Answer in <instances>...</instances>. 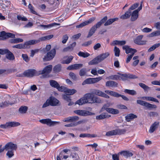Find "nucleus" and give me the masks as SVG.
<instances>
[{"mask_svg":"<svg viewBox=\"0 0 160 160\" xmlns=\"http://www.w3.org/2000/svg\"><path fill=\"white\" fill-rule=\"evenodd\" d=\"M0 54L2 55L6 54V57L10 60V51L7 49H0Z\"/></svg>","mask_w":160,"mask_h":160,"instance_id":"21","label":"nucleus"},{"mask_svg":"<svg viewBox=\"0 0 160 160\" xmlns=\"http://www.w3.org/2000/svg\"><path fill=\"white\" fill-rule=\"evenodd\" d=\"M114 54L115 56L116 57H119L120 52V50L119 49L117 48V47L115 46L114 47Z\"/></svg>","mask_w":160,"mask_h":160,"instance_id":"51","label":"nucleus"},{"mask_svg":"<svg viewBox=\"0 0 160 160\" xmlns=\"http://www.w3.org/2000/svg\"><path fill=\"white\" fill-rule=\"evenodd\" d=\"M23 41L22 39L20 38H14L11 39V43H17L20 42H22Z\"/></svg>","mask_w":160,"mask_h":160,"instance_id":"42","label":"nucleus"},{"mask_svg":"<svg viewBox=\"0 0 160 160\" xmlns=\"http://www.w3.org/2000/svg\"><path fill=\"white\" fill-rule=\"evenodd\" d=\"M61 65L60 64L56 65L53 68L54 71L56 72H60L61 70Z\"/></svg>","mask_w":160,"mask_h":160,"instance_id":"47","label":"nucleus"},{"mask_svg":"<svg viewBox=\"0 0 160 160\" xmlns=\"http://www.w3.org/2000/svg\"><path fill=\"white\" fill-rule=\"evenodd\" d=\"M123 50H125L126 53L128 54L129 53H131V54H134V53L137 52L136 49L130 48L128 46H124L122 47Z\"/></svg>","mask_w":160,"mask_h":160,"instance_id":"15","label":"nucleus"},{"mask_svg":"<svg viewBox=\"0 0 160 160\" xmlns=\"http://www.w3.org/2000/svg\"><path fill=\"white\" fill-rule=\"evenodd\" d=\"M131 11L129 10L125 13L122 15L120 17V18L122 19H126L129 18L131 15Z\"/></svg>","mask_w":160,"mask_h":160,"instance_id":"31","label":"nucleus"},{"mask_svg":"<svg viewBox=\"0 0 160 160\" xmlns=\"http://www.w3.org/2000/svg\"><path fill=\"white\" fill-rule=\"evenodd\" d=\"M120 153L127 158L131 157L133 155L132 153L129 151H122Z\"/></svg>","mask_w":160,"mask_h":160,"instance_id":"30","label":"nucleus"},{"mask_svg":"<svg viewBox=\"0 0 160 160\" xmlns=\"http://www.w3.org/2000/svg\"><path fill=\"white\" fill-rule=\"evenodd\" d=\"M50 102V105L52 106H58L59 104V101L56 98L52 97L49 99Z\"/></svg>","mask_w":160,"mask_h":160,"instance_id":"18","label":"nucleus"},{"mask_svg":"<svg viewBox=\"0 0 160 160\" xmlns=\"http://www.w3.org/2000/svg\"><path fill=\"white\" fill-rule=\"evenodd\" d=\"M124 92L132 95H135L137 94L136 91L133 90L125 89Z\"/></svg>","mask_w":160,"mask_h":160,"instance_id":"39","label":"nucleus"},{"mask_svg":"<svg viewBox=\"0 0 160 160\" xmlns=\"http://www.w3.org/2000/svg\"><path fill=\"white\" fill-rule=\"evenodd\" d=\"M87 103L86 98H84V95L83 97L81 98L80 99L78 100L76 102V103L79 105H82L83 104Z\"/></svg>","mask_w":160,"mask_h":160,"instance_id":"33","label":"nucleus"},{"mask_svg":"<svg viewBox=\"0 0 160 160\" xmlns=\"http://www.w3.org/2000/svg\"><path fill=\"white\" fill-rule=\"evenodd\" d=\"M109 78L112 80H118L120 79V77L118 75H111L109 77Z\"/></svg>","mask_w":160,"mask_h":160,"instance_id":"57","label":"nucleus"},{"mask_svg":"<svg viewBox=\"0 0 160 160\" xmlns=\"http://www.w3.org/2000/svg\"><path fill=\"white\" fill-rule=\"evenodd\" d=\"M40 42L39 39L38 40H32L25 42L24 44V46L26 48H29L30 46Z\"/></svg>","mask_w":160,"mask_h":160,"instance_id":"11","label":"nucleus"},{"mask_svg":"<svg viewBox=\"0 0 160 160\" xmlns=\"http://www.w3.org/2000/svg\"><path fill=\"white\" fill-rule=\"evenodd\" d=\"M86 69L83 68L80 70L79 72V74L81 76H84L86 73Z\"/></svg>","mask_w":160,"mask_h":160,"instance_id":"54","label":"nucleus"},{"mask_svg":"<svg viewBox=\"0 0 160 160\" xmlns=\"http://www.w3.org/2000/svg\"><path fill=\"white\" fill-rule=\"evenodd\" d=\"M137 102L138 104L147 107L150 110L156 109L157 108V106L156 105L151 104L144 101L138 100L137 101Z\"/></svg>","mask_w":160,"mask_h":160,"instance_id":"2","label":"nucleus"},{"mask_svg":"<svg viewBox=\"0 0 160 160\" xmlns=\"http://www.w3.org/2000/svg\"><path fill=\"white\" fill-rule=\"evenodd\" d=\"M78 55L84 58H86L90 56V54L87 52H83L80 51L78 53Z\"/></svg>","mask_w":160,"mask_h":160,"instance_id":"38","label":"nucleus"},{"mask_svg":"<svg viewBox=\"0 0 160 160\" xmlns=\"http://www.w3.org/2000/svg\"><path fill=\"white\" fill-rule=\"evenodd\" d=\"M139 85L140 87L144 89L145 90H147L150 89V88L148 86L142 83H140Z\"/></svg>","mask_w":160,"mask_h":160,"instance_id":"53","label":"nucleus"},{"mask_svg":"<svg viewBox=\"0 0 160 160\" xmlns=\"http://www.w3.org/2000/svg\"><path fill=\"white\" fill-rule=\"evenodd\" d=\"M118 73L120 75L119 76L120 77V78L123 81L125 80L126 78L135 79L138 78V77L130 73L122 74L120 72H118Z\"/></svg>","mask_w":160,"mask_h":160,"instance_id":"7","label":"nucleus"},{"mask_svg":"<svg viewBox=\"0 0 160 160\" xmlns=\"http://www.w3.org/2000/svg\"><path fill=\"white\" fill-rule=\"evenodd\" d=\"M79 119L78 117L76 116H74L72 117H69L65 118L63 119V121L65 122H73L78 120Z\"/></svg>","mask_w":160,"mask_h":160,"instance_id":"16","label":"nucleus"},{"mask_svg":"<svg viewBox=\"0 0 160 160\" xmlns=\"http://www.w3.org/2000/svg\"><path fill=\"white\" fill-rule=\"evenodd\" d=\"M52 68V66L51 65L46 66L43 70L38 71L39 75L45 73H49L51 71Z\"/></svg>","mask_w":160,"mask_h":160,"instance_id":"13","label":"nucleus"},{"mask_svg":"<svg viewBox=\"0 0 160 160\" xmlns=\"http://www.w3.org/2000/svg\"><path fill=\"white\" fill-rule=\"evenodd\" d=\"M101 62V61L98 57V56L96 58L93 59L91 61L88 62L89 65H93L98 63Z\"/></svg>","mask_w":160,"mask_h":160,"instance_id":"28","label":"nucleus"},{"mask_svg":"<svg viewBox=\"0 0 160 160\" xmlns=\"http://www.w3.org/2000/svg\"><path fill=\"white\" fill-rule=\"evenodd\" d=\"M77 91L76 90L74 89H67L65 91V93L66 94H67V95H73V94H74Z\"/></svg>","mask_w":160,"mask_h":160,"instance_id":"36","label":"nucleus"},{"mask_svg":"<svg viewBox=\"0 0 160 160\" xmlns=\"http://www.w3.org/2000/svg\"><path fill=\"white\" fill-rule=\"evenodd\" d=\"M50 85L54 88H57L59 84L57 82L54 80H50L49 81Z\"/></svg>","mask_w":160,"mask_h":160,"instance_id":"40","label":"nucleus"},{"mask_svg":"<svg viewBox=\"0 0 160 160\" xmlns=\"http://www.w3.org/2000/svg\"><path fill=\"white\" fill-rule=\"evenodd\" d=\"M139 4L138 3H134L129 8L128 10L131 11V10H133L136 8L138 6Z\"/></svg>","mask_w":160,"mask_h":160,"instance_id":"62","label":"nucleus"},{"mask_svg":"<svg viewBox=\"0 0 160 160\" xmlns=\"http://www.w3.org/2000/svg\"><path fill=\"white\" fill-rule=\"evenodd\" d=\"M116 135V132L115 130L108 132L106 134V135L108 136L115 135Z\"/></svg>","mask_w":160,"mask_h":160,"instance_id":"52","label":"nucleus"},{"mask_svg":"<svg viewBox=\"0 0 160 160\" xmlns=\"http://www.w3.org/2000/svg\"><path fill=\"white\" fill-rule=\"evenodd\" d=\"M159 123L158 122H155L150 127L149 130V132L150 133L153 132L158 128Z\"/></svg>","mask_w":160,"mask_h":160,"instance_id":"19","label":"nucleus"},{"mask_svg":"<svg viewBox=\"0 0 160 160\" xmlns=\"http://www.w3.org/2000/svg\"><path fill=\"white\" fill-rule=\"evenodd\" d=\"M137 116L136 115L133 113H130L127 115L125 117V120L128 122H129L132 120L134 119L137 118Z\"/></svg>","mask_w":160,"mask_h":160,"instance_id":"20","label":"nucleus"},{"mask_svg":"<svg viewBox=\"0 0 160 160\" xmlns=\"http://www.w3.org/2000/svg\"><path fill=\"white\" fill-rule=\"evenodd\" d=\"M26 77H32L34 76L39 75L38 71H37L34 69H30L24 72Z\"/></svg>","mask_w":160,"mask_h":160,"instance_id":"4","label":"nucleus"},{"mask_svg":"<svg viewBox=\"0 0 160 160\" xmlns=\"http://www.w3.org/2000/svg\"><path fill=\"white\" fill-rule=\"evenodd\" d=\"M10 37V33L2 31L0 32V40H5Z\"/></svg>","mask_w":160,"mask_h":160,"instance_id":"17","label":"nucleus"},{"mask_svg":"<svg viewBox=\"0 0 160 160\" xmlns=\"http://www.w3.org/2000/svg\"><path fill=\"white\" fill-rule=\"evenodd\" d=\"M106 85L107 87H116L117 86L118 83L114 81H109L106 82Z\"/></svg>","mask_w":160,"mask_h":160,"instance_id":"25","label":"nucleus"},{"mask_svg":"<svg viewBox=\"0 0 160 160\" xmlns=\"http://www.w3.org/2000/svg\"><path fill=\"white\" fill-rule=\"evenodd\" d=\"M160 46V43H158L153 45L148 50V52H151L152 51L154 50L157 48L158 47Z\"/></svg>","mask_w":160,"mask_h":160,"instance_id":"46","label":"nucleus"},{"mask_svg":"<svg viewBox=\"0 0 160 160\" xmlns=\"http://www.w3.org/2000/svg\"><path fill=\"white\" fill-rule=\"evenodd\" d=\"M39 122L42 124H46L49 126H54L60 123L58 122L52 121L51 119L49 118L41 119L39 120Z\"/></svg>","mask_w":160,"mask_h":160,"instance_id":"8","label":"nucleus"},{"mask_svg":"<svg viewBox=\"0 0 160 160\" xmlns=\"http://www.w3.org/2000/svg\"><path fill=\"white\" fill-rule=\"evenodd\" d=\"M74 112L76 114L82 116H92L95 115V113L90 112L88 111L85 110H75Z\"/></svg>","mask_w":160,"mask_h":160,"instance_id":"5","label":"nucleus"},{"mask_svg":"<svg viewBox=\"0 0 160 160\" xmlns=\"http://www.w3.org/2000/svg\"><path fill=\"white\" fill-rule=\"evenodd\" d=\"M70 158L72 160H79V157L78 155L76 153L72 154L70 156Z\"/></svg>","mask_w":160,"mask_h":160,"instance_id":"43","label":"nucleus"},{"mask_svg":"<svg viewBox=\"0 0 160 160\" xmlns=\"http://www.w3.org/2000/svg\"><path fill=\"white\" fill-rule=\"evenodd\" d=\"M102 79V77H99L93 78H88L86 79L85 81H84V82H83L82 83V85H84L86 84H91L96 83L100 81Z\"/></svg>","mask_w":160,"mask_h":160,"instance_id":"6","label":"nucleus"},{"mask_svg":"<svg viewBox=\"0 0 160 160\" xmlns=\"http://www.w3.org/2000/svg\"><path fill=\"white\" fill-rule=\"evenodd\" d=\"M17 148V145L11 142V158L14 155V151L16 150Z\"/></svg>","mask_w":160,"mask_h":160,"instance_id":"24","label":"nucleus"},{"mask_svg":"<svg viewBox=\"0 0 160 160\" xmlns=\"http://www.w3.org/2000/svg\"><path fill=\"white\" fill-rule=\"evenodd\" d=\"M53 37V35H48L45 37H42L39 38L40 42V41H43L47 40H49L52 38Z\"/></svg>","mask_w":160,"mask_h":160,"instance_id":"41","label":"nucleus"},{"mask_svg":"<svg viewBox=\"0 0 160 160\" xmlns=\"http://www.w3.org/2000/svg\"><path fill=\"white\" fill-rule=\"evenodd\" d=\"M17 17L18 20H21L22 21H27L28 20L27 18L24 16L18 15Z\"/></svg>","mask_w":160,"mask_h":160,"instance_id":"58","label":"nucleus"},{"mask_svg":"<svg viewBox=\"0 0 160 160\" xmlns=\"http://www.w3.org/2000/svg\"><path fill=\"white\" fill-rule=\"evenodd\" d=\"M159 35H160V30L152 32L149 34V37H152Z\"/></svg>","mask_w":160,"mask_h":160,"instance_id":"44","label":"nucleus"},{"mask_svg":"<svg viewBox=\"0 0 160 160\" xmlns=\"http://www.w3.org/2000/svg\"><path fill=\"white\" fill-rule=\"evenodd\" d=\"M109 54L108 52H106L99 55L98 57L101 62L108 57L109 55Z\"/></svg>","mask_w":160,"mask_h":160,"instance_id":"29","label":"nucleus"},{"mask_svg":"<svg viewBox=\"0 0 160 160\" xmlns=\"http://www.w3.org/2000/svg\"><path fill=\"white\" fill-rule=\"evenodd\" d=\"M143 37V35H140L138 36L134 40V42L136 44L139 45H143L146 43V41H142V39Z\"/></svg>","mask_w":160,"mask_h":160,"instance_id":"12","label":"nucleus"},{"mask_svg":"<svg viewBox=\"0 0 160 160\" xmlns=\"http://www.w3.org/2000/svg\"><path fill=\"white\" fill-rule=\"evenodd\" d=\"M107 117V113H102L100 115L96 116V118L97 120H101L106 118Z\"/></svg>","mask_w":160,"mask_h":160,"instance_id":"34","label":"nucleus"},{"mask_svg":"<svg viewBox=\"0 0 160 160\" xmlns=\"http://www.w3.org/2000/svg\"><path fill=\"white\" fill-rule=\"evenodd\" d=\"M84 98H86L87 103H99L102 102V101L101 99L95 96L92 92V93H86L84 95Z\"/></svg>","mask_w":160,"mask_h":160,"instance_id":"1","label":"nucleus"},{"mask_svg":"<svg viewBox=\"0 0 160 160\" xmlns=\"http://www.w3.org/2000/svg\"><path fill=\"white\" fill-rule=\"evenodd\" d=\"M107 112L113 114H117L119 113V110L118 109H114L111 108H110V109H108Z\"/></svg>","mask_w":160,"mask_h":160,"instance_id":"35","label":"nucleus"},{"mask_svg":"<svg viewBox=\"0 0 160 160\" xmlns=\"http://www.w3.org/2000/svg\"><path fill=\"white\" fill-rule=\"evenodd\" d=\"M9 101H5L4 102L0 103V108H5L9 106Z\"/></svg>","mask_w":160,"mask_h":160,"instance_id":"45","label":"nucleus"},{"mask_svg":"<svg viewBox=\"0 0 160 160\" xmlns=\"http://www.w3.org/2000/svg\"><path fill=\"white\" fill-rule=\"evenodd\" d=\"M28 8H29L31 12L33 14H36L37 12L34 10V7L31 4H29Z\"/></svg>","mask_w":160,"mask_h":160,"instance_id":"60","label":"nucleus"},{"mask_svg":"<svg viewBox=\"0 0 160 160\" xmlns=\"http://www.w3.org/2000/svg\"><path fill=\"white\" fill-rule=\"evenodd\" d=\"M73 58V57L72 56L68 57L67 59L63 60L62 63L63 64H68L72 60Z\"/></svg>","mask_w":160,"mask_h":160,"instance_id":"37","label":"nucleus"},{"mask_svg":"<svg viewBox=\"0 0 160 160\" xmlns=\"http://www.w3.org/2000/svg\"><path fill=\"white\" fill-rule=\"evenodd\" d=\"M13 48H17L21 49L25 48L24 44H19L12 46Z\"/></svg>","mask_w":160,"mask_h":160,"instance_id":"55","label":"nucleus"},{"mask_svg":"<svg viewBox=\"0 0 160 160\" xmlns=\"http://www.w3.org/2000/svg\"><path fill=\"white\" fill-rule=\"evenodd\" d=\"M70 77L74 80H76L77 79V77L76 75L73 72H70L69 73Z\"/></svg>","mask_w":160,"mask_h":160,"instance_id":"63","label":"nucleus"},{"mask_svg":"<svg viewBox=\"0 0 160 160\" xmlns=\"http://www.w3.org/2000/svg\"><path fill=\"white\" fill-rule=\"evenodd\" d=\"M22 57L23 59L27 62H28L30 60V58L26 54H22Z\"/></svg>","mask_w":160,"mask_h":160,"instance_id":"56","label":"nucleus"},{"mask_svg":"<svg viewBox=\"0 0 160 160\" xmlns=\"http://www.w3.org/2000/svg\"><path fill=\"white\" fill-rule=\"evenodd\" d=\"M118 20V18H111L107 20L104 24L105 26H107L111 24L113 22L117 21Z\"/></svg>","mask_w":160,"mask_h":160,"instance_id":"27","label":"nucleus"},{"mask_svg":"<svg viewBox=\"0 0 160 160\" xmlns=\"http://www.w3.org/2000/svg\"><path fill=\"white\" fill-rule=\"evenodd\" d=\"M105 92L108 94L110 95H111L117 97L118 98L119 97V94L118 93L112 91H111L109 90H106L105 91Z\"/></svg>","mask_w":160,"mask_h":160,"instance_id":"32","label":"nucleus"},{"mask_svg":"<svg viewBox=\"0 0 160 160\" xmlns=\"http://www.w3.org/2000/svg\"><path fill=\"white\" fill-rule=\"evenodd\" d=\"M10 127V122H6L5 124H2L0 125V128L3 129H7Z\"/></svg>","mask_w":160,"mask_h":160,"instance_id":"49","label":"nucleus"},{"mask_svg":"<svg viewBox=\"0 0 160 160\" xmlns=\"http://www.w3.org/2000/svg\"><path fill=\"white\" fill-rule=\"evenodd\" d=\"M116 135H121L125 133L126 132V130L125 129H116Z\"/></svg>","mask_w":160,"mask_h":160,"instance_id":"50","label":"nucleus"},{"mask_svg":"<svg viewBox=\"0 0 160 160\" xmlns=\"http://www.w3.org/2000/svg\"><path fill=\"white\" fill-rule=\"evenodd\" d=\"M131 20L132 21H135L138 17V13L137 10L134 11L131 15Z\"/></svg>","mask_w":160,"mask_h":160,"instance_id":"23","label":"nucleus"},{"mask_svg":"<svg viewBox=\"0 0 160 160\" xmlns=\"http://www.w3.org/2000/svg\"><path fill=\"white\" fill-rule=\"evenodd\" d=\"M126 43L125 41H118L114 40L111 44V45L112 46H114L116 45H120L122 46L125 45Z\"/></svg>","mask_w":160,"mask_h":160,"instance_id":"22","label":"nucleus"},{"mask_svg":"<svg viewBox=\"0 0 160 160\" xmlns=\"http://www.w3.org/2000/svg\"><path fill=\"white\" fill-rule=\"evenodd\" d=\"M63 153L62 152L60 153L59 155L57 156V160H63Z\"/></svg>","mask_w":160,"mask_h":160,"instance_id":"64","label":"nucleus"},{"mask_svg":"<svg viewBox=\"0 0 160 160\" xmlns=\"http://www.w3.org/2000/svg\"><path fill=\"white\" fill-rule=\"evenodd\" d=\"M28 109V108L27 106H22L19 108V110L21 113H25L26 112Z\"/></svg>","mask_w":160,"mask_h":160,"instance_id":"48","label":"nucleus"},{"mask_svg":"<svg viewBox=\"0 0 160 160\" xmlns=\"http://www.w3.org/2000/svg\"><path fill=\"white\" fill-rule=\"evenodd\" d=\"M96 19V18L95 17H93L91 18L88 19V20L80 24L77 25L76 26L77 28H81L84 26L88 25L92 22L95 20Z\"/></svg>","mask_w":160,"mask_h":160,"instance_id":"10","label":"nucleus"},{"mask_svg":"<svg viewBox=\"0 0 160 160\" xmlns=\"http://www.w3.org/2000/svg\"><path fill=\"white\" fill-rule=\"evenodd\" d=\"M56 51L55 48H53L48 52L43 58L44 61H48L52 59L55 56Z\"/></svg>","mask_w":160,"mask_h":160,"instance_id":"3","label":"nucleus"},{"mask_svg":"<svg viewBox=\"0 0 160 160\" xmlns=\"http://www.w3.org/2000/svg\"><path fill=\"white\" fill-rule=\"evenodd\" d=\"M20 125V123L18 122H11V127H17Z\"/></svg>","mask_w":160,"mask_h":160,"instance_id":"61","label":"nucleus"},{"mask_svg":"<svg viewBox=\"0 0 160 160\" xmlns=\"http://www.w3.org/2000/svg\"><path fill=\"white\" fill-rule=\"evenodd\" d=\"M91 92L94 94L106 98H109L108 95L99 90L93 89L92 90Z\"/></svg>","mask_w":160,"mask_h":160,"instance_id":"9","label":"nucleus"},{"mask_svg":"<svg viewBox=\"0 0 160 160\" xmlns=\"http://www.w3.org/2000/svg\"><path fill=\"white\" fill-rule=\"evenodd\" d=\"M83 66V65L82 64H75L69 66L67 67V69L68 70H77Z\"/></svg>","mask_w":160,"mask_h":160,"instance_id":"14","label":"nucleus"},{"mask_svg":"<svg viewBox=\"0 0 160 160\" xmlns=\"http://www.w3.org/2000/svg\"><path fill=\"white\" fill-rule=\"evenodd\" d=\"M97 29L95 26H92L89 30L88 34L87 37V38H89L91 37L95 32Z\"/></svg>","mask_w":160,"mask_h":160,"instance_id":"26","label":"nucleus"},{"mask_svg":"<svg viewBox=\"0 0 160 160\" xmlns=\"http://www.w3.org/2000/svg\"><path fill=\"white\" fill-rule=\"evenodd\" d=\"M62 98L64 99L68 102H69L71 101L70 97L68 95H67V94L63 95L62 96Z\"/></svg>","mask_w":160,"mask_h":160,"instance_id":"59","label":"nucleus"}]
</instances>
